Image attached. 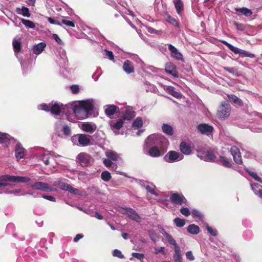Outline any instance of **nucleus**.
Returning a JSON list of instances; mask_svg holds the SVG:
<instances>
[{
    "instance_id": "c756f323",
    "label": "nucleus",
    "mask_w": 262,
    "mask_h": 262,
    "mask_svg": "<svg viewBox=\"0 0 262 262\" xmlns=\"http://www.w3.org/2000/svg\"><path fill=\"white\" fill-rule=\"evenodd\" d=\"M166 92L176 98L182 97V94L180 92L176 91L172 86H168L166 89Z\"/></svg>"
},
{
    "instance_id": "bb28decb",
    "label": "nucleus",
    "mask_w": 262,
    "mask_h": 262,
    "mask_svg": "<svg viewBox=\"0 0 262 262\" xmlns=\"http://www.w3.org/2000/svg\"><path fill=\"white\" fill-rule=\"evenodd\" d=\"M227 97L230 101L238 106H241L243 105L242 100L235 95L228 94L227 95Z\"/></svg>"
},
{
    "instance_id": "20e7f679",
    "label": "nucleus",
    "mask_w": 262,
    "mask_h": 262,
    "mask_svg": "<svg viewBox=\"0 0 262 262\" xmlns=\"http://www.w3.org/2000/svg\"><path fill=\"white\" fill-rule=\"evenodd\" d=\"M53 185L58 187L60 189L64 191H68L71 193L76 194L78 190L73 188L71 185L62 182L60 180H57L54 182Z\"/></svg>"
},
{
    "instance_id": "c03bdc74",
    "label": "nucleus",
    "mask_w": 262,
    "mask_h": 262,
    "mask_svg": "<svg viewBox=\"0 0 262 262\" xmlns=\"http://www.w3.org/2000/svg\"><path fill=\"white\" fill-rule=\"evenodd\" d=\"M245 170L247 172L249 173V174L252 177L253 179H254L256 181L259 182V183L262 184V179L257 176V174L253 171L249 170L248 169H245Z\"/></svg>"
},
{
    "instance_id": "4468645a",
    "label": "nucleus",
    "mask_w": 262,
    "mask_h": 262,
    "mask_svg": "<svg viewBox=\"0 0 262 262\" xmlns=\"http://www.w3.org/2000/svg\"><path fill=\"white\" fill-rule=\"evenodd\" d=\"M166 73L171 75L174 77H178L179 74L176 69V66L172 62L166 63L165 67Z\"/></svg>"
},
{
    "instance_id": "dca6fc26",
    "label": "nucleus",
    "mask_w": 262,
    "mask_h": 262,
    "mask_svg": "<svg viewBox=\"0 0 262 262\" xmlns=\"http://www.w3.org/2000/svg\"><path fill=\"white\" fill-rule=\"evenodd\" d=\"M96 125L90 122H83L81 124V128L85 132L92 134L96 129Z\"/></svg>"
},
{
    "instance_id": "13d9d810",
    "label": "nucleus",
    "mask_w": 262,
    "mask_h": 262,
    "mask_svg": "<svg viewBox=\"0 0 262 262\" xmlns=\"http://www.w3.org/2000/svg\"><path fill=\"white\" fill-rule=\"evenodd\" d=\"M145 189L148 192H150L151 194H154L156 196H158V193L155 191L154 188L151 187L150 186H146Z\"/></svg>"
},
{
    "instance_id": "0eeeda50",
    "label": "nucleus",
    "mask_w": 262,
    "mask_h": 262,
    "mask_svg": "<svg viewBox=\"0 0 262 262\" xmlns=\"http://www.w3.org/2000/svg\"><path fill=\"white\" fill-rule=\"evenodd\" d=\"M197 130L201 134L209 136L213 133L214 128L208 124L201 123L197 126Z\"/></svg>"
},
{
    "instance_id": "c85d7f7f",
    "label": "nucleus",
    "mask_w": 262,
    "mask_h": 262,
    "mask_svg": "<svg viewBox=\"0 0 262 262\" xmlns=\"http://www.w3.org/2000/svg\"><path fill=\"white\" fill-rule=\"evenodd\" d=\"M61 111V106L58 103L51 104V113L53 115H59Z\"/></svg>"
},
{
    "instance_id": "473e14b6",
    "label": "nucleus",
    "mask_w": 262,
    "mask_h": 262,
    "mask_svg": "<svg viewBox=\"0 0 262 262\" xmlns=\"http://www.w3.org/2000/svg\"><path fill=\"white\" fill-rule=\"evenodd\" d=\"M173 258L175 262H182L181 250L179 246H175L174 247Z\"/></svg>"
},
{
    "instance_id": "bf43d9fd",
    "label": "nucleus",
    "mask_w": 262,
    "mask_h": 262,
    "mask_svg": "<svg viewBox=\"0 0 262 262\" xmlns=\"http://www.w3.org/2000/svg\"><path fill=\"white\" fill-rule=\"evenodd\" d=\"M63 132L65 135H68V136L70 135H71L70 128L67 125L64 126L63 127Z\"/></svg>"
},
{
    "instance_id": "3c124183",
    "label": "nucleus",
    "mask_w": 262,
    "mask_h": 262,
    "mask_svg": "<svg viewBox=\"0 0 262 262\" xmlns=\"http://www.w3.org/2000/svg\"><path fill=\"white\" fill-rule=\"evenodd\" d=\"M113 255L114 257H117L121 259L124 258V255L122 254V252H121V251H120L118 249H115L114 250Z\"/></svg>"
},
{
    "instance_id": "f704fd0d",
    "label": "nucleus",
    "mask_w": 262,
    "mask_h": 262,
    "mask_svg": "<svg viewBox=\"0 0 262 262\" xmlns=\"http://www.w3.org/2000/svg\"><path fill=\"white\" fill-rule=\"evenodd\" d=\"M143 124L141 117H137L133 122L132 127L134 128H139L142 127Z\"/></svg>"
},
{
    "instance_id": "f8f14e48",
    "label": "nucleus",
    "mask_w": 262,
    "mask_h": 262,
    "mask_svg": "<svg viewBox=\"0 0 262 262\" xmlns=\"http://www.w3.org/2000/svg\"><path fill=\"white\" fill-rule=\"evenodd\" d=\"M127 216L131 220L138 223L141 222V217L136 211L130 207H126V212Z\"/></svg>"
},
{
    "instance_id": "412c9836",
    "label": "nucleus",
    "mask_w": 262,
    "mask_h": 262,
    "mask_svg": "<svg viewBox=\"0 0 262 262\" xmlns=\"http://www.w3.org/2000/svg\"><path fill=\"white\" fill-rule=\"evenodd\" d=\"M250 185L254 193L262 199V186L257 183H251Z\"/></svg>"
},
{
    "instance_id": "8fccbe9b",
    "label": "nucleus",
    "mask_w": 262,
    "mask_h": 262,
    "mask_svg": "<svg viewBox=\"0 0 262 262\" xmlns=\"http://www.w3.org/2000/svg\"><path fill=\"white\" fill-rule=\"evenodd\" d=\"M51 104L42 103L39 105V108L41 110L50 112Z\"/></svg>"
},
{
    "instance_id": "5fc2aeb1",
    "label": "nucleus",
    "mask_w": 262,
    "mask_h": 262,
    "mask_svg": "<svg viewBox=\"0 0 262 262\" xmlns=\"http://www.w3.org/2000/svg\"><path fill=\"white\" fill-rule=\"evenodd\" d=\"M46 47V43L45 42H41L34 45L32 49H44Z\"/></svg>"
},
{
    "instance_id": "b1692460",
    "label": "nucleus",
    "mask_w": 262,
    "mask_h": 262,
    "mask_svg": "<svg viewBox=\"0 0 262 262\" xmlns=\"http://www.w3.org/2000/svg\"><path fill=\"white\" fill-rule=\"evenodd\" d=\"M235 10L236 12L240 13V14L238 13V15L241 14H243L246 17H249L252 14V11H251V10L246 7L236 8Z\"/></svg>"
},
{
    "instance_id": "39448f33",
    "label": "nucleus",
    "mask_w": 262,
    "mask_h": 262,
    "mask_svg": "<svg viewBox=\"0 0 262 262\" xmlns=\"http://www.w3.org/2000/svg\"><path fill=\"white\" fill-rule=\"evenodd\" d=\"M169 200L174 205H182L187 204V200L182 193L178 192L171 193Z\"/></svg>"
},
{
    "instance_id": "09e8293b",
    "label": "nucleus",
    "mask_w": 262,
    "mask_h": 262,
    "mask_svg": "<svg viewBox=\"0 0 262 262\" xmlns=\"http://www.w3.org/2000/svg\"><path fill=\"white\" fill-rule=\"evenodd\" d=\"M103 162L104 165L107 167H110L112 166H113V168H114V167L117 168V165L116 164H114L111 161V160H110L108 158L104 159Z\"/></svg>"
},
{
    "instance_id": "0e129e2a",
    "label": "nucleus",
    "mask_w": 262,
    "mask_h": 262,
    "mask_svg": "<svg viewBox=\"0 0 262 262\" xmlns=\"http://www.w3.org/2000/svg\"><path fill=\"white\" fill-rule=\"evenodd\" d=\"M42 198L51 202H56V199L53 196L43 194Z\"/></svg>"
},
{
    "instance_id": "c9c22d12",
    "label": "nucleus",
    "mask_w": 262,
    "mask_h": 262,
    "mask_svg": "<svg viewBox=\"0 0 262 262\" xmlns=\"http://www.w3.org/2000/svg\"><path fill=\"white\" fill-rule=\"evenodd\" d=\"M171 56L177 60L184 61L182 54L179 52V50H170Z\"/></svg>"
},
{
    "instance_id": "6e6d98bb",
    "label": "nucleus",
    "mask_w": 262,
    "mask_h": 262,
    "mask_svg": "<svg viewBox=\"0 0 262 262\" xmlns=\"http://www.w3.org/2000/svg\"><path fill=\"white\" fill-rule=\"evenodd\" d=\"M70 89L74 94H77L79 92V88L78 85H72L70 87Z\"/></svg>"
},
{
    "instance_id": "a878e982",
    "label": "nucleus",
    "mask_w": 262,
    "mask_h": 262,
    "mask_svg": "<svg viewBox=\"0 0 262 262\" xmlns=\"http://www.w3.org/2000/svg\"><path fill=\"white\" fill-rule=\"evenodd\" d=\"M16 12L18 14L21 15L24 17H29L31 15L29 9L24 6L21 8H16Z\"/></svg>"
},
{
    "instance_id": "680f3d73",
    "label": "nucleus",
    "mask_w": 262,
    "mask_h": 262,
    "mask_svg": "<svg viewBox=\"0 0 262 262\" xmlns=\"http://www.w3.org/2000/svg\"><path fill=\"white\" fill-rule=\"evenodd\" d=\"M104 51L106 52V55L108 57V58L112 61H114V56L113 52L109 50Z\"/></svg>"
},
{
    "instance_id": "5701e85b",
    "label": "nucleus",
    "mask_w": 262,
    "mask_h": 262,
    "mask_svg": "<svg viewBox=\"0 0 262 262\" xmlns=\"http://www.w3.org/2000/svg\"><path fill=\"white\" fill-rule=\"evenodd\" d=\"M148 153L150 157H158L161 155V151L158 146L150 147Z\"/></svg>"
},
{
    "instance_id": "4be33fe9",
    "label": "nucleus",
    "mask_w": 262,
    "mask_h": 262,
    "mask_svg": "<svg viewBox=\"0 0 262 262\" xmlns=\"http://www.w3.org/2000/svg\"><path fill=\"white\" fill-rule=\"evenodd\" d=\"M180 151L185 155H189L191 152L190 146L184 141H182L180 145Z\"/></svg>"
},
{
    "instance_id": "f257e3e1",
    "label": "nucleus",
    "mask_w": 262,
    "mask_h": 262,
    "mask_svg": "<svg viewBox=\"0 0 262 262\" xmlns=\"http://www.w3.org/2000/svg\"><path fill=\"white\" fill-rule=\"evenodd\" d=\"M74 114L76 116L79 115L82 112L88 113L94 108L93 103L89 100L74 102L69 104Z\"/></svg>"
},
{
    "instance_id": "a19ab883",
    "label": "nucleus",
    "mask_w": 262,
    "mask_h": 262,
    "mask_svg": "<svg viewBox=\"0 0 262 262\" xmlns=\"http://www.w3.org/2000/svg\"><path fill=\"white\" fill-rule=\"evenodd\" d=\"M123 125V121L122 119H119L116 122L111 125V128L113 130H119Z\"/></svg>"
},
{
    "instance_id": "774afa93",
    "label": "nucleus",
    "mask_w": 262,
    "mask_h": 262,
    "mask_svg": "<svg viewBox=\"0 0 262 262\" xmlns=\"http://www.w3.org/2000/svg\"><path fill=\"white\" fill-rule=\"evenodd\" d=\"M149 235H150L151 239L155 242L156 241L158 238V237L157 235V234L154 232H150Z\"/></svg>"
},
{
    "instance_id": "f03ea898",
    "label": "nucleus",
    "mask_w": 262,
    "mask_h": 262,
    "mask_svg": "<svg viewBox=\"0 0 262 262\" xmlns=\"http://www.w3.org/2000/svg\"><path fill=\"white\" fill-rule=\"evenodd\" d=\"M230 112L231 106L230 104L227 101H223L217 111V115L219 118L225 119L229 116Z\"/></svg>"
},
{
    "instance_id": "338daca9",
    "label": "nucleus",
    "mask_w": 262,
    "mask_h": 262,
    "mask_svg": "<svg viewBox=\"0 0 262 262\" xmlns=\"http://www.w3.org/2000/svg\"><path fill=\"white\" fill-rule=\"evenodd\" d=\"M53 38L59 44V45H62L63 42L61 40V39L59 37V36L55 34H54L53 35Z\"/></svg>"
},
{
    "instance_id": "cd10ccee",
    "label": "nucleus",
    "mask_w": 262,
    "mask_h": 262,
    "mask_svg": "<svg viewBox=\"0 0 262 262\" xmlns=\"http://www.w3.org/2000/svg\"><path fill=\"white\" fill-rule=\"evenodd\" d=\"M118 107L114 104L108 105L105 110V113L108 117L113 116L116 112Z\"/></svg>"
},
{
    "instance_id": "7c9ffc66",
    "label": "nucleus",
    "mask_w": 262,
    "mask_h": 262,
    "mask_svg": "<svg viewBox=\"0 0 262 262\" xmlns=\"http://www.w3.org/2000/svg\"><path fill=\"white\" fill-rule=\"evenodd\" d=\"M162 129L163 132L168 136H172L173 134V128L167 124H163L162 126Z\"/></svg>"
},
{
    "instance_id": "a18cd8bd",
    "label": "nucleus",
    "mask_w": 262,
    "mask_h": 262,
    "mask_svg": "<svg viewBox=\"0 0 262 262\" xmlns=\"http://www.w3.org/2000/svg\"><path fill=\"white\" fill-rule=\"evenodd\" d=\"M206 157L207 161L210 162H213L216 158L214 154L211 151H208L206 154Z\"/></svg>"
},
{
    "instance_id": "052dcab7",
    "label": "nucleus",
    "mask_w": 262,
    "mask_h": 262,
    "mask_svg": "<svg viewBox=\"0 0 262 262\" xmlns=\"http://www.w3.org/2000/svg\"><path fill=\"white\" fill-rule=\"evenodd\" d=\"M186 258L190 261H193V260H194V257L193 255L192 252L191 251L186 252Z\"/></svg>"
},
{
    "instance_id": "4d7b16f0",
    "label": "nucleus",
    "mask_w": 262,
    "mask_h": 262,
    "mask_svg": "<svg viewBox=\"0 0 262 262\" xmlns=\"http://www.w3.org/2000/svg\"><path fill=\"white\" fill-rule=\"evenodd\" d=\"M206 229L208 232L212 236H215L217 235V231L213 229L211 227L209 226H206Z\"/></svg>"
},
{
    "instance_id": "2eb2a0df",
    "label": "nucleus",
    "mask_w": 262,
    "mask_h": 262,
    "mask_svg": "<svg viewBox=\"0 0 262 262\" xmlns=\"http://www.w3.org/2000/svg\"><path fill=\"white\" fill-rule=\"evenodd\" d=\"M13 139L9 134L0 132V144L4 147H9L10 141Z\"/></svg>"
},
{
    "instance_id": "9d476101",
    "label": "nucleus",
    "mask_w": 262,
    "mask_h": 262,
    "mask_svg": "<svg viewBox=\"0 0 262 262\" xmlns=\"http://www.w3.org/2000/svg\"><path fill=\"white\" fill-rule=\"evenodd\" d=\"M145 144L147 147L158 146L160 144L161 141L157 135L152 134L149 135L145 140Z\"/></svg>"
},
{
    "instance_id": "37998d69",
    "label": "nucleus",
    "mask_w": 262,
    "mask_h": 262,
    "mask_svg": "<svg viewBox=\"0 0 262 262\" xmlns=\"http://www.w3.org/2000/svg\"><path fill=\"white\" fill-rule=\"evenodd\" d=\"M163 234H164V235L165 236V237L166 238L167 241L168 242V243L170 244L174 245V247L175 246H178L177 245V243L176 242V241L172 237V236L171 235H170L169 234L167 233L165 231L164 232V233H163Z\"/></svg>"
},
{
    "instance_id": "393cba45",
    "label": "nucleus",
    "mask_w": 262,
    "mask_h": 262,
    "mask_svg": "<svg viewBox=\"0 0 262 262\" xmlns=\"http://www.w3.org/2000/svg\"><path fill=\"white\" fill-rule=\"evenodd\" d=\"M235 54H239V56L241 57H248L250 58H254L255 55L251 53L246 50H232Z\"/></svg>"
},
{
    "instance_id": "79ce46f5",
    "label": "nucleus",
    "mask_w": 262,
    "mask_h": 262,
    "mask_svg": "<svg viewBox=\"0 0 262 262\" xmlns=\"http://www.w3.org/2000/svg\"><path fill=\"white\" fill-rule=\"evenodd\" d=\"M101 178L103 181L108 182L112 179V176L110 172L108 171H104L101 173Z\"/></svg>"
},
{
    "instance_id": "6ab92c4d",
    "label": "nucleus",
    "mask_w": 262,
    "mask_h": 262,
    "mask_svg": "<svg viewBox=\"0 0 262 262\" xmlns=\"http://www.w3.org/2000/svg\"><path fill=\"white\" fill-rule=\"evenodd\" d=\"M90 136L85 134H79L78 135V141L80 145L82 146H86L90 145L91 140L90 139Z\"/></svg>"
},
{
    "instance_id": "58836bf2",
    "label": "nucleus",
    "mask_w": 262,
    "mask_h": 262,
    "mask_svg": "<svg viewBox=\"0 0 262 262\" xmlns=\"http://www.w3.org/2000/svg\"><path fill=\"white\" fill-rule=\"evenodd\" d=\"M220 161L224 166L228 168L231 167L232 164L231 162L226 157L220 156Z\"/></svg>"
},
{
    "instance_id": "69168bd1",
    "label": "nucleus",
    "mask_w": 262,
    "mask_h": 262,
    "mask_svg": "<svg viewBox=\"0 0 262 262\" xmlns=\"http://www.w3.org/2000/svg\"><path fill=\"white\" fill-rule=\"evenodd\" d=\"M13 46L14 49H20V43L17 40L13 41Z\"/></svg>"
},
{
    "instance_id": "4c0bfd02",
    "label": "nucleus",
    "mask_w": 262,
    "mask_h": 262,
    "mask_svg": "<svg viewBox=\"0 0 262 262\" xmlns=\"http://www.w3.org/2000/svg\"><path fill=\"white\" fill-rule=\"evenodd\" d=\"M20 20L26 27L31 29L35 28V25L33 21L30 20L25 19L24 18H20Z\"/></svg>"
},
{
    "instance_id": "2f4dec72",
    "label": "nucleus",
    "mask_w": 262,
    "mask_h": 262,
    "mask_svg": "<svg viewBox=\"0 0 262 262\" xmlns=\"http://www.w3.org/2000/svg\"><path fill=\"white\" fill-rule=\"evenodd\" d=\"M187 231L191 234H197L200 231V227L195 224H191L188 226Z\"/></svg>"
},
{
    "instance_id": "e2e57ef3",
    "label": "nucleus",
    "mask_w": 262,
    "mask_h": 262,
    "mask_svg": "<svg viewBox=\"0 0 262 262\" xmlns=\"http://www.w3.org/2000/svg\"><path fill=\"white\" fill-rule=\"evenodd\" d=\"M48 20L50 23H51L52 24L58 25L61 26V23H60V21H57V20H54V19L52 18L51 17H48Z\"/></svg>"
},
{
    "instance_id": "6e6552de",
    "label": "nucleus",
    "mask_w": 262,
    "mask_h": 262,
    "mask_svg": "<svg viewBox=\"0 0 262 262\" xmlns=\"http://www.w3.org/2000/svg\"><path fill=\"white\" fill-rule=\"evenodd\" d=\"M91 156L85 152H80L77 156V160L80 165L83 167H87L91 164Z\"/></svg>"
},
{
    "instance_id": "e433bc0d",
    "label": "nucleus",
    "mask_w": 262,
    "mask_h": 262,
    "mask_svg": "<svg viewBox=\"0 0 262 262\" xmlns=\"http://www.w3.org/2000/svg\"><path fill=\"white\" fill-rule=\"evenodd\" d=\"M106 156L111 160L117 161L119 157L115 151H107L105 152Z\"/></svg>"
},
{
    "instance_id": "f3484780",
    "label": "nucleus",
    "mask_w": 262,
    "mask_h": 262,
    "mask_svg": "<svg viewBox=\"0 0 262 262\" xmlns=\"http://www.w3.org/2000/svg\"><path fill=\"white\" fill-rule=\"evenodd\" d=\"M15 156L18 161L24 158L25 156V148L20 143H17L16 145Z\"/></svg>"
},
{
    "instance_id": "de8ad7c7",
    "label": "nucleus",
    "mask_w": 262,
    "mask_h": 262,
    "mask_svg": "<svg viewBox=\"0 0 262 262\" xmlns=\"http://www.w3.org/2000/svg\"><path fill=\"white\" fill-rule=\"evenodd\" d=\"M167 20L172 24V25L176 26L177 27H179V24L178 21L172 16L170 15H168L167 17Z\"/></svg>"
},
{
    "instance_id": "9b49d317",
    "label": "nucleus",
    "mask_w": 262,
    "mask_h": 262,
    "mask_svg": "<svg viewBox=\"0 0 262 262\" xmlns=\"http://www.w3.org/2000/svg\"><path fill=\"white\" fill-rule=\"evenodd\" d=\"M180 157V154L179 152L176 151L171 150L167 152V154L164 156V159L165 161L171 163L178 160Z\"/></svg>"
},
{
    "instance_id": "7ed1b4c3",
    "label": "nucleus",
    "mask_w": 262,
    "mask_h": 262,
    "mask_svg": "<svg viewBox=\"0 0 262 262\" xmlns=\"http://www.w3.org/2000/svg\"><path fill=\"white\" fill-rule=\"evenodd\" d=\"M30 179L27 177L3 175L0 176V181L27 183Z\"/></svg>"
},
{
    "instance_id": "864d4df0",
    "label": "nucleus",
    "mask_w": 262,
    "mask_h": 262,
    "mask_svg": "<svg viewBox=\"0 0 262 262\" xmlns=\"http://www.w3.org/2000/svg\"><path fill=\"white\" fill-rule=\"evenodd\" d=\"M132 256L141 261L144 258V257H145L144 254L143 253H135V252L132 253Z\"/></svg>"
},
{
    "instance_id": "603ef678",
    "label": "nucleus",
    "mask_w": 262,
    "mask_h": 262,
    "mask_svg": "<svg viewBox=\"0 0 262 262\" xmlns=\"http://www.w3.org/2000/svg\"><path fill=\"white\" fill-rule=\"evenodd\" d=\"M180 212L185 216L187 217L190 214L189 209L187 207H182L180 210Z\"/></svg>"
},
{
    "instance_id": "ddd939ff",
    "label": "nucleus",
    "mask_w": 262,
    "mask_h": 262,
    "mask_svg": "<svg viewBox=\"0 0 262 262\" xmlns=\"http://www.w3.org/2000/svg\"><path fill=\"white\" fill-rule=\"evenodd\" d=\"M31 187L36 190H39L44 191L50 190L51 191H54L53 189H50L48 184L41 182H36L31 185Z\"/></svg>"
},
{
    "instance_id": "aec40b11",
    "label": "nucleus",
    "mask_w": 262,
    "mask_h": 262,
    "mask_svg": "<svg viewBox=\"0 0 262 262\" xmlns=\"http://www.w3.org/2000/svg\"><path fill=\"white\" fill-rule=\"evenodd\" d=\"M122 68L127 74L133 73L135 71L134 67L132 62L129 60H126L124 61Z\"/></svg>"
},
{
    "instance_id": "72a5a7b5",
    "label": "nucleus",
    "mask_w": 262,
    "mask_h": 262,
    "mask_svg": "<svg viewBox=\"0 0 262 262\" xmlns=\"http://www.w3.org/2000/svg\"><path fill=\"white\" fill-rule=\"evenodd\" d=\"M175 8L178 14H180L183 10V4L181 0H174Z\"/></svg>"
},
{
    "instance_id": "1a4fd4ad",
    "label": "nucleus",
    "mask_w": 262,
    "mask_h": 262,
    "mask_svg": "<svg viewBox=\"0 0 262 262\" xmlns=\"http://www.w3.org/2000/svg\"><path fill=\"white\" fill-rule=\"evenodd\" d=\"M230 153L233 157L234 162L237 164H242L243 161L239 149L236 146H233L230 148Z\"/></svg>"
},
{
    "instance_id": "ea45409f",
    "label": "nucleus",
    "mask_w": 262,
    "mask_h": 262,
    "mask_svg": "<svg viewBox=\"0 0 262 262\" xmlns=\"http://www.w3.org/2000/svg\"><path fill=\"white\" fill-rule=\"evenodd\" d=\"M173 222L178 227H183L186 223V220L180 217H176L173 220Z\"/></svg>"
},
{
    "instance_id": "49530a36",
    "label": "nucleus",
    "mask_w": 262,
    "mask_h": 262,
    "mask_svg": "<svg viewBox=\"0 0 262 262\" xmlns=\"http://www.w3.org/2000/svg\"><path fill=\"white\" fill-rule=\"evenodd\" d=\"M62 25H65L68 27H75V23L74 21L67 19V18L63 19L61 21Z\"/></svg>"
},
{
    "instance_id": "423d86ee",
    "label": "nucleus",
    "mask_w": 262,
    "mask_h": 262,
    "mask_svg": "<svg viewBox=\"0 0 262 262\" xmlns=\"http://www.w3.org/2000/svg\"><path fill=\"white\" fill-rule=\"evenodd\" d=\"M92 34L94 35V37H92L93 39H98V40H104L105 42H104V44L105 45L106 47L107 48H113L115 49L116 48H118V46L114 43L113 42L109 41L106 40L104 39V37L100 34L99 31L97 30V29H94L92 32Z\"/></svg>"
},
{
    "instance_id": "a211bd4d",
    "label": "nucleus",
    "mask_w": 262,
    "mask_h": 262,
    "mask_svg": "<svg viewBox=\"0 0 262 262\" xmlns=\"http://www.w3.org/2000/svg\"><path fill=\"white\" fill-rule=\"evenodd\" d=\"M135 112L133 110V108L130 107H127L122 113V118L125 120H130L135 117Z\"/></svg>"
}]
</instances>
